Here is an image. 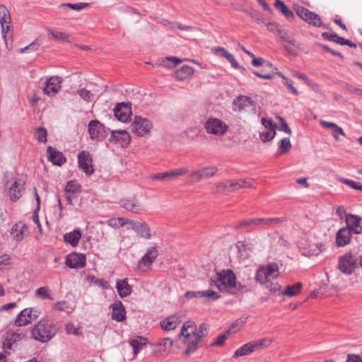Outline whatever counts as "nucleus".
<instances>
[{"instance_id":"nucleus-1","label":"nucleus","mask_w":362,"mask_h":362,"mask_svg":"<svg viewBox=\"0 0 362 362\" xmlns=\"http://www.w3.org/2000/svg\"><path fill=\"white\" fill-rule=\"evenodd\" d=\"M214 285L221 291L235 294L233 288L236 286V276L231 269L222 270L216 273V280L212 279Z\"/></svg>"},{"instance_id":"nucleus-2","label":"nucleus","mask_w":362,"mask_h":362,"mask_svg":"<svg viewBox=\"0 0 362 362\" xmlns=\"http://www.w3.org/2000/svg\"><path fill=\"white\" fill-rule=\"evenodd\" d=\"M57 333L55 326L46 320H41L32 329L33 337L39 341L47 342Z\"/></svg>"},{"instance_id":"nucleus-3","label":"nucleus","mask_w":362,"mask_h":362,"mask_svg":"<svg viewBox=\"0 0 362 362\" xmlns=\"http://www.w3.org/2000/svg\"><path fill=\"white\" fill-rule=\"evenodd\" d=\"M271 343L272 340L267 338L250 341L238 348L235 351L233 358L247 356L254 352L255 350L261 349L264 347L268 346Z\"/></svg>"},{"instance_id":"nucleus-4","label":"nucleus","mask_w":362,"mask_h":362,"mask_svg":"<svg viewBox=\"0 0 362 362\" xmlns=\"http://www.w3.org/2000/svg\"><path fill=\"white\" fill-rule=\"evenodd\" d=\"M232 109L234 112L255 114L256 103L250 97L240 95L233 100Z\"/></svg>"},{"instance_id":"nucleus-5","label":"nucleus","mask_w":362,"mask_h":362,"mask_svg":"<svg viewBox=\"0 0 362 362\" xmlns=\"http://www.w3.org/2000/svg\"><path fill=\"white\" fill-rule=\"evenodd\" d=\"M358 266V259L352 252H347L339 257L338 269L344 274H351Z\"/></svg>"},{"instance_id":"nucleus-6","label":"nucleus","mask_w":362,"mask_h":362,"mask_svg":"<svg viewBox=\"0 0 362 362\" xmlns=\"http://www.w3.org/2000/svg\"><path fill=\"white\" fill-rule=\"evenodd\" d=\"M218 169L216 166L209 165L194 170L188 176L189 183L199 182L203 180H207L214 177Z\"/></svg>"},{"instance_id":"nucleus-7","label":"nucleus","mask_w":362,"mask_h":362,"mask_svg":"<svg viewBox=\"0 0 362 362\" xmlns=\"http://www.w3.org/2000/svg\"><path fill=\"white\" fill-rule=\"evenodd\" d=\"M192 334L197 337L198 339H202L207 334V325L205 323H202L198 330H197L196 325L193 322L188 321L185 322L182 325L180 336L189 338Z\"/></svg>"},{"instance_id":"nucleus-8","label":"nucleus","mask_w":362,"mask_h":362,"mask_svg":"<svg viewBox=\"0 0 362 362\" xmlns=\"http://www.w3.org/2000/svg\"><path fill=\"white\" fill-rule=\"evenodd\" d=\"M204 126L207 134L217 136H223L228 129V126L226 122L216 117H209Z\"/></svg>"},{"instance_id":"nucleus-9","label":"nucleus","mask_w":362,"mask_h":362,"mask_svg":"<svg viewBox=\"0 0 362 362\" xmlns=\"http://www.w3.org/2000/svg\"><path fill=\"white\" fill-rule=\"evenodd\" d=\"M88 132L90 139L96 141H103L109 134V129L97 119L89 122Z\"/></svg>"},{"instance_id":"nucleus-10","label":"nucleus","mask_w":362,"mask_h":362,"mask_svg":"<svg viewBox=\"0 0 362 362\" xmlns=\"http://www.w3.org/2000/svg\"><path fill=\"white\" fill-rule=\"evenodd\" d=\"M152 128L153 124L151 122L141 117H135L131 125L132 132L139 136L148 135Z\"/></svg>"},{"instance_id":"nucleus-11","label":"nucleus","mask_w":362,"mask_h":362,"mask_svg":"<svg viewBox=\"0 0 362 362\" xmlns=\"http://www.w3.org/2000/svg\"><path fill=\"white\" fill-rule=\"evenodd\" d=\"M25 337V333L23 330L18 329L16 331L9 329L8 330L4 337L3 346L6 351L12 349L18 341L23 340Z\"/></svg>"},{"instance_id":"nucleus-12","label":"nucleus","mask_w":362,"mask_h":362,"mask_svg":"<svg viewBox=\"0 0 362 362\" xmlns=\"http://www.w3.org/2000/svg\"><path fill=\"white\" fill-rule=\"evenodd\" d=\"M40 315V312L33 308L23 310L16 317V325L18 327L25 326L35 320Z\"/></svg>"},{"instance_id":"nucleus-13","label":"nucleus","mask_w":362,"mask_h":362,"mask_svg":"<svg viewBox=\"0 0 362 362\" xmlns=\"http://www.w3.org/2000/svg\"><path fill=\"white\" fill-rule=\"evenodd\" d=\"M120 206L128 211L140 214L144 212V204L136 197H126L120 200Z\"/></svg>"},{"instance_id":"nucleus-14","label":"nucleus","mask_w":362,"mask_h":362,"mask_svg":"<svg viewBox=\"0 0 362 362\" xmlns=\"http://www.w3.org/2000/svg\"><path fill=\"white\" fill-rule=\"evenodd\" d=\"M158 256V251L155 247H149L146 254L138 262V268L142 271H147L151 269L153 263Z\"/></svg>"},{"instance_id":"nucleus-15","label":"nucleus","mask_w":362,"mask_h":362,"mask_svg":"<svg viewBox=\"0 0 362 362\" xmlns=\"http://www.w3.org/2000/svg\"><path fill=\"white\" fill-rule=\"evenodd\" d=\"M62 79L57 76L48 78L43 87L44 94L48 96H54L62 88Z\"/></svg>"},{"instance_id":"nucleus-16","label":"nucleus","mask_w":362,"mask_h":362,"mask_svg":"<svg viewBox=\"0 0 362 362\" xmlns=\"http://www.w3.org/2000/svg\"><path fill=\"white\" fill-rule=\"evenodd\" d=\"M86 264V256L84 254L74 252L66 257L65 264L71 269H81Z\"/></svg>"},{"instance_id":"nucleus-17","label":"nucleus","mask_w":362,"mask_h":362,"mask_svg":"<svg viewBox=\"0 0 362 362\" xmlns=\"http://www.w3.org/2000/svg\"><path fill=\"white\" fill-rule=\"evenodd\" d=\"M115 117L122 122H127L132 116V107L129 103H118L114 108Z\"/></svg>"},{"instance_id":"nucleus-18","label":"nucleus","mask_w":362,"mask_h":362,"mask_svg":"<svg viewBox=\"0 0 362 362\" xmlns=\"http://www.w3.org/2000/svg\"><path fill=\"white\" fill-rule=\"evenodd\" d=\"M78 167L86 175H91L94 172L92 165V158L89 152L86 151H81L78 155Z\"/></svg>"},{"instance_id":"nucleus-19","label":"nucleus","mask_w":362,"mask_h":362,"mask_svg":"<svg viewBox=\"0 0 362 362\" xmlns=\"http://www.w3.org/2000/svg\"><path fill=\"white\" fill-rule=\"evenodd\" d=\"M346 228L349 230L351 233L361 234L362 233V226L361 225L362 218L359 216L348 214L345 218Z\"/></svg>"},{"instance_id":"nucleus-20","label":"nucleus","mask_w":362,"mask_h":362,"mask_svg":"<svg viewBox=\"0 0 362 362\" xmlns=\"http://www.w3.org/2000/svg\"><path fill=\"white\" fill-rule=\"evenodd\" d=\"M132 228L135 231L137 236L146 240L151 238V228L146 222L134 221Z\"/></svg>"},{"instance_id":"nucleus-21","label":"nucleus","mask_w":362,"mask_h":362,"mask_svg":"<svg viewBox=\"0 0 362 362\" xmlns=\"http://www.w3.org/2000/svg\"><path fill=\"white\" fill-rule=\"evenodd\" d=\"M188 171L187 168H181L161 173L152 174L149 176V178L152 180L171 179L173 177L183 175L187 173Z\"/></svg>"},{"instance_id":"nucleus-22","label":"nucleus","mask_w":362,"mask_h":362,"mask_svg":"<svg viewBox=\"0 0 362 362\" xmlns=\"http://www.w3.org/2000/svg\"><path fill=\"white\" fill-rule=\"evenodd\" d=\"M236 229H241L245 227H259L264 228L266 226V218H252L250 219H244L240 223L234 225Z\"/></svg>"},{"instance_id":"nucleus-23","label":"nucleus","mask_w":362,"mask_h":362,"mask_svg":"<svg viewBox=\"0 0 362 362\" xmlns=\"http://www.w3.org/2000/svg\"><path fill=\"white\" fill-rule=\"evenodd\" d=\"M47 158L54 165L61 166L66 162V158L63 153L56 151L52 146L47 148Z\"/></svg>"},{"instance_id":"nucleus-24","label":"nucleus","mask_w":362,"mask_h":362,"mask_svg":"<svg viewBox=\"0 0 362 362\" xmlns=\"http://www.w3.org/2000/svg\"><path fill=\"white\" fill-rule=\"evenodd\" d=\"M112 318L117 322H123L126 319V310L122 301L116 300L112 305Z\"/></svg>"},{"instance_id":"nucleus-25","label":"nucleus","mask_w":362,"mask_h":362,"mask_svg":"<svg viewBox=\"0 0 362 362\" xmlns=\"http://www.w3.org/2000/svg\"><path fill=\"white\" fill-rule=\"evenodd\" d=\"M351 233L348 228L344 227L339 230L336 235V243L337 246L344 247L349 243Z\"/></svg>"},{"instance_id":"nucleus-26","label":"nucleus","mask_w":362,"mask_h":362,"mask_svg":"<svg viewBox=\"0 0 362 362\" xmlns=\"http://www.w3.org/2000/svg\"><path fill=\"white\" fill-rule=\"evenodd\" d=\"M180 322V317L178 315H173L163 320L160 324L163 329L169 331L175 329Z\"/></svg>"},{"instance_id":"nucleus-27","label":"nucleus","mask_w":362,"mask_h":362,"mask_svg":"<svg viewBox=\"0 0 362 362\" xmlns=\"http://www.w3.org/2000/svg\"><path fill=\"white\" fill-rule=\"evenodd\" d=\"M320 124L322 127L332 129V135L335 140L339 139V136H346V134L344 130L335 123L331 122H327L322 120Z\"/></svg>"},{"instance_id":"nucleus-28","label":"nucleus","mask_w":362,"mask_h":362,"mask_svg":"<svg viewBox=\"0 0 362 362\" xmlns=\"http://www.w3.org/2000/svg\"><path fill=\"white\" fill-rule=\"evenodd\" d=\"M116 288L121 298L129 296L132 291V286L128 284L127 278L122 280H117L116 283Z\"/></svg>"},{"instance_id":"nucleus-29","label":"nucleus","mask_w":362,"mask_h":362,"mask_svg":"<svg viewBox=\"0 0 362 362\" xmlns=\"http://www.w3.org/2000/svg\"><path fill=\"white\" fill-rule=\"evenodd\" d=\"M131 140L129 133L125 130H115L111 132V136L110 141H121L124 144H129Z\"/></svg>"},{"instance_id":"nucleus-30","label":"nucleus","mask_w":362,"mask_h":362,"mask_svg":"<svg viewBox=\"0 0 362 362\" xmlns=\"http://www.w3.org/2000/svg\"><path fill=\"white\" fill-rule=\"evenodd\" d=\"M229 186L231 192L236 191L242 188H250L253 187V180L252 179L230 180Z\"/></svg>"},{"instance_id":"nucleus-31","label":"nucleus","mask_w":362,"mask_h":362,"mask_svg":"<svg viewBox=\"0 0 362 362\" xmlns=\"http://www.w3.org/2000/svg\"><path fill=\"white\" fill-rule=\"evenodd\" d=\"M81 238V233L78 229H74L73 231L64 235V240L66 243L75 247L78 245Z\"/></svg>"},{"instance_id":"nucleus-32","label":"nucleus","mask_w":362,"mask_h":362,"mask_svg":"<svg viewBox=\"0 0 362 362\" xmlns=\"http://www.w3.org/2000/svg\"><path fill=\"white\" fill-rule=\"evenodd\" d=\"M303 284L300 282H297L293 285L287 286L284 291L281 292L283 296L293 297L300 293Z\"/></svg>"},{"instance_id":"nucleus-33","label":"nucleus","mask_w":362,"mask_h":362,"mask_svg":"<svg viewBox=\"0 0 362 362\" xmlns=\"http://www.w3.org/2000/svg\"><path fill=\"white\" fill-rule=\"evenodd\" d=\"M274 6L276 9L280 11L288 20H291L294 18V14L291 10L281 0H276Z\"/></svg>"},{"instance_id":"nucleus-34","label":"nucleus","mask_w":362,"mask_h":362,"mask_svg":"<svg viewBox=\"0 0 362 362\" xmlns=\"http://www.w3.org/2000/svg\"><path fill=\"white\" fill-rule=\"evenodd\" d=\"M23 187V183L15 181L9 189L10 198L13 202H16L21 197V189Z\"/></svg>"},{"instance_id":"nucleus-35","label":"nucleus","mask_w":362,"mask_h":362,"mask_svg":"<svg viewBox=\"0 0 362 362\" xmlns=\"http://www.w3.org/2000/svg\"><path fill=\"white\" fill-rule=\"evenodd\" d=\"M186 339L187 340L186 341V343L187 344V347L185 351V354L186 355L189 356L191 354L194 353L197 350L198 347V344L201 341V339H198L197 337L194 336L193 334H192V336L189 338Z\"/></svg>"},{"instance_id":"nucleus-36","label":"nucleus","mask_w":362,"mask_h":362,"mask_svg":"<svg viewBox=\"0 0 362 362\" xmlns=\"http://www.w3.org/2000/svg\"><path fill=\"white\" fill-rule=\"evenodd\" d=\"M194 74L192 67L188 65H183L180 69L175 72L176 78L180 80H184Z\"/></svg>"},{"instance_id":"nucleus-37","label":"nucleus","mask_w":362,"mask_h":362,"mask_svg":"<svg viewBox=\"0 0 362 362\" xmlns=\"http://www.w3.org/2000/svg\"><path fill=\"white\" fill-rule=\"evenodd\" d=\"M264 270L269 279L270 278L275 279L279 275V266L276 263L268 264L266 267H264Z\"/></svg>"},{"instance_id":"nucleus-38","label":"nucleus","mask_w":362,"mask_h":362,"mask_svg":"<svg viewBox=\"0 0 362 362\" xmlns=\"http://www.w3.org/2000/svg\"><path fill=\"white\" fill-rule=\"evenodd\" d=\"M181 62L182 60L177 57H167L164 59H163L161 65L168 69H172Z\"/></svg>"},{"instance_id":"nucleus-39","label":"nucleus","mask_w":362,"mask_h":362,"mask_svg":"<svg viewBox=\"0 0 362 362\" xmlns=\"http://www.w3.org/2000/svg\"><path fill=\"white\" fill-rule=\"evenodd\" d=\"M296 13L297 15L302 18L304 21L307 22L308 21L309 18H311V16H314V12L309 11L308 8H305L303 6H299L296 9Z\"/></svg>"},{"instance_id":"nucleus-40","label":"nucleus","mask_w":362,"mask_h":362,"mask_svg":"<svg viewBox=\"0 0 362 362\" xmlns=\"http://www.w3.org/2000/svg\"><path fill=\"white\" fill-rule=\"evenodd\" d=\"M11 16L8 8L4 5H0V24H10Z\"/></svg>"},{"instance_id":"nucleus-41","label":"nucleus","mask_w":362,"mask_h":362,"mask_svg":"<svg viewBox=\"0 0 362 362\" xmlns=\"http://www.w3.org/2000/svg\"><path fill=\"white\" fill-rule=\"evenodd\" d=\"M255 280L262 284H267L270 281L267 275L266 274L264 267L259 268L256 271Z\"/></svg>"},{"instance_id":"nucleus-42","label":"nucleus","mask_w":362,"mask_h":362,"mask_svg":"<svg viewBox=\"0 0 362 362\" xmlns=\"http://www.w3.org/2000/svg\"><path fill=\"white\" fill-rule=\"evenodd\" d=\"M48 31L52 34L54 39L62 42H70V36L66 33L54 31L49 29Z\"/></svg>"},{"instance_id":"nucleus-43","label":"nucleus","mask_w":362,"mask_h":362,"mask_svg":"<svg viewBox=\"0 0 362 362\" xmlns=\"http://www.w3.org/2000/svg\"><path fill=\"white\" fill-rule=\"evenodd\" d=\"M35 295L37 298H39L42 300L52 298L49 294V289L45 286L37 288L35 292Z\"/></svg>"},{"instance_id":"nucleus-44","label":"nucleus","mask_w":362,"mask_h":362,"mask_svg":"<svg viewBox=\"0 0 362 362\" xmlns=\"http://www.w3.org/2000/svg\"><path fill=\"white\" fill-rule=\"evenodd\" d=\"M88 6L87 3H76V4H70V3H64L59 5V8H69L75 11H81Z\"/></svg>"},{"instance_id":"nucleus-45","label":"nucleus","mask_w":362,"mask_h":362,"mask_svg":"<svg viewBox=\"0 0 362 362\" xmlns=\"http://www.w3.org/2000/svg\"><path fill=\"white\" fill-rule=\"evenodd\" d=\"M314 15L315 16L314 17V16H311V18H309L308 23L313 25V26L315 27L329 28L327 25L322 23L321 18L318 14L314 12Z\"/></svg>"},{"instance_id":"nucleus-46","label":"nucleus","mask_w":362,"mask_h":362,"mask_svg":"<svg viewBox=\"0 0 362 362\" xmlns=\"http://www.w3.org/2000/svg\"><path fill=\"white\" fill-rule=\"evenodd\" d=\"M77 93L86 102L90 103L94 98V95L86 88H81L78 90Z\"/></svg>"},{"instance_id":"nucleus-47","label":"nucleus","mask_w":362,"mask_h":362,"mask_svg":"<svg viewBox=\"0 0 362 362\" xmlns=\"http://www.w3.org/2000/svg\"><path fill=\"white\" fill-rule=\"evenodd\" d=\"M279 148L281 150V153H286L291 148V144L288 138L282 139L279 144Z\"/></svg>"},{"instance_id":"nucleus-48","label":"nucleus","mask_w":362,"mask_h":362,"mask_svg":"<svg viewBox=\"0 0 362 362\" xmlns=\"http://www.w3.org/2000/svg\"><path fill=\"white\" fill-rule=\"evenodd\" d=\"M144 341H145L144 339H143ZM142 338L139 337L137 339H132L130 341V344L132 346L134 349V353L135 354H138V352L140 351V349L142 348V346L145 345V342H142Z\"/></svg>"},{"instance_id":"nucleus-49","label":"nucleus","mask_w":362,"mask_h":362,"mask_svg":"<svg viewBox=\"0 0 362 362\" xmlns=\"http://www.w3.org/2000/svg\"><path fill=\"white\" fill-rule=\"evenodd\" d=\"M230 180L226 182H218L216 183V187L217 189V192L218 193H224L226 192H231V188L229 186V182Z\"/></svg>"},{"instance_id":"nucleus-50","label":"nucleus","mask_w":362,"mask_h":362,"mask_svg":"<svg viewBox=\"0 0 362 362\" xmlns=\"http://www.w3.org/2000/svg\"><path fill=\"white\" fill-rule=\"evenodd\" d=\"M35 138L40 142H47V130L45 128L39 127L35 132Z\"/></svg>"},{"instance_id":"nucleus-51","label":"nucleus","mask_w":362,"mask_h":362,"mask_svg":"<svg viewBox=\"0 0 362 362\" xmlns=\"http://www.w3.org/2000/svg\"><path fill=\"white\" fill-rule=\"evenodd\" d=\"M11 233L13 234V238L16 240H21L23 238V226L15 225L12 228Z\"/></svg>"},{"instance_id":"nucleus-52","label":"nucleus","mask_w":362,"mask_h":362,"mask_svg":"<svg viewBox=\"0 0 362 362\" xmlns=\"http://www.w3.org/2000/svg\"><path fill=\"white\" fill-rule=\"evenodd\" d=\"M286 220V218L284 217L266 218V226L267 227L276 226L284 223Z\"/></svg>"},{"instance_id":"nucleus-53","label":"nucleus","mask_w":362,"mask_h":362,"mask_svg":"<svg viewBox=\"0 0 362 362\" xmlns=\"http://www.w3.org/2000/svg\"><path fill=\"white\" fill-rule=\"evenodd\" d=\"M202 297H205L213 300H216L221 298V295L218 292L214 291L212 290H206L202 291Z\"/></svg>"},{"instance_id":"nucleus-54","label":"nucleus","mask_w":362,"mask_h":362,"mask_svg":"<svg viewBox=\"0 0 362 362\" xmlns=\"http://www.w3.org/2000/svg\"><path fill=\"white\" fill-rule=\"evenodd\" d=\"M276 134V129L267 130L265 132L260 133V138L262 141L266 142L274 139Z\"/></svg>"},{"instance_id":"nucleus-55","label":"nucleus","mask_w":362,"mask_h":362,"mask_svg":"<svg viewBox=\"0 0 362 362\" xmlns=\"http://www.w3.org/2000/svg\"><path fill=\"white\" fill-rule=\"evenodd\" d=\"M54 308L59 311L66 312H69V310H72V308H70L69 303L64 300L55 303L54 305Z\"/></svg>"},{"instance_id":"nucleus-56","label":"nucleus","mask_w":362,"mask_h":362,"mask_svg":"<svg viewBox=\"0 0 362 362\" xmlns=\"http://www.w3.org/2000/svg\"><path fill=\"white\" fill-rule=\"evenodd\" d=\"M212 51L216 55L226 59L230 54V53L222 47H214L212 49Z\"/></svg>"},{"instance_id":"nucleus-57","label":"nucleus","mask_w":362,"mask_h":362,"mask_svg":"<svg viewBox=\"0 0 362 362\" xmlns=\"http://www.w3.org/2000/svg\"><path fill=\"white\" fill-rule=\"evenodd\" d=\"M251 273H252L251 269H246L245 270L243 271V272L241 273L242 276H240V278H242V281L244 283H246V284L250 285V283L252 281Z\"/></svg>"},{"instance_id":"nucleus-58","label":"nucleus","mask_w":362,"mask_h":362,"mask_svg":"<svg viewBox=\"0 0 362 362\" xmlns=\"http://www.w3.org/2000/svg\"><path fill=\"white\" fill-rule=\"evenodd\" d=\"M78 189V186L74 181H69L65 187V193L75 194Z\"/></svg>"},{"instance_id":"nucleus-59","label":"nucleus","mask_w":362,"mask_h":362,"mask_svg":"<svg viewBox=\"0 0 362 362\" xmlns=\"http://www.w3.org/2000/svg\"><path fill=\"white\" fill-rule=\"evenodd\" d=\"M226 59L230 63L231 66L235 69H240L241 70V72H243L245 71V69L243 66H240L238 64V62L235 60L234 56L230 54Z\"/></svg>"},{"instance_id":"nucleus-60","label":"nucleus","mask_w":362,"mask_h":362,"mask_svg":"<svg viewBox=\"0 0 362 362\" xmlns=\"http://www.w3.org/2000/svg\"><path fill=\"white\" fill-rule=\"evenodd\" d=\"M248 286H250V284L244 283L243 281L236 282V286L233 288V291H235V293L238 292H247L249 291Z\"/></svg>"},{"instance_id":"nucleus-61","label":"nucleus","mask_w":362,"mask_h":362,"mask_svg":"<svg viewBox=\"0 0 362 362\" xmlns=\"http://www.w3.org/2000/svg\"><path fill=\"white\" fill-rule=\"evenodd\" d=\"M262 124L266 130L276 129V124L273 123L271 119L262 118Z\"/></svg>"},{"instance_id":"nucleus-62","label":"nucleus","mask_w":362,"mask_h":362,"mask_svg":"<svg viewBox=\"0 0 362 362\" xmlns=\"http://www.w3.org/2000/svg\"><path fill=\"white\" fill-rule=\"evenodd\" d=\"M279 119L280 121V127H279V130L280 131H283L285 133L291 135L292 132H291V129H290V127H288V124L286 122V121L281 117H279Z\"/></svg>"},{"instance_id":"nucleus-63","label":"nucleus","mask_w":362,"mask_h":362,"mask_svg":"<svg viewBox=\"0 0 362 362\" xmlns=\"http://www.w3.org/2000/svg\"><path fill=\"white\" fill-rule=\"evenodd\" d=\"M66 332L69 334H74L76 336H79L81 334L78 328H76L72 324H67L66 325Z\"/></svg>"},{"instance_id":"nucleus-64","label":"nucleus","mask_w":362,"mask_h":362,"mask_svg":"<svg viewBox=\"0 0 362 362\" xmlns=\"http://www.w3.org/2000/svg\"><path fill=\"white\" fill-rule=\"evenodd\" d=\"M267 288L273 293H276L277 291H280L281 286L277 283H272L269 281L266 285Z\"/></svg>"}]
</instances>
